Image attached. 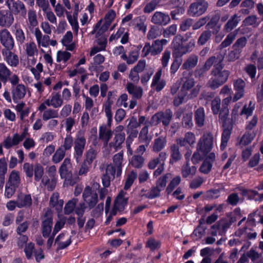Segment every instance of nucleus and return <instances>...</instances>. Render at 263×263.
<instances>
[{
	"label": "nucleus",
	"mask_w": 263,
	"mask_h": 263,
	"mask_svg": "<svg viewBox=\"0 0 263 263\" xmlns=\"http://www.w3.org/2000/svg\"><path fill=\"white\" fill-rule=\"evenodd\" d=\"M36 51V46L34 42H30L26 44V52L28 56H33Z\"/></svg>",
	"instance_id": "774afa93"
},
{
	"label": "nucleus",
	"mask_w": 263,
	"mask_h": 263,
	"mask_svg": "<svg viewBox=\"0 0 263 263\" xmlns=\"http://www.w3.org/2000/svg\"><path fill=\"white\" fill-rule=\"evenodd\" d=\"M208 8L205 3L200 4L195 2L190 5L187 13L191 16H199L205 13Z\"/></svg>",
	"instance_id": "ddd939ff"
},
{
	"label": "nucleus",
	"mask_w": 263,
	"mask_h": 263,
	"mask_svg": "<svg viewBox=\"0 0 263 263\" xmlns=\"http://www.w3.org/2000/svg\"><path fill=\"white\" fill-rule=\"evenodd\" d=\"M170 21L169 15L161 12H156L152 17V22L156 25H166Z\"/></svg>",
	"instance_id": "dca6fc26"
},
{
	"label": "nucleus",
	"mask_w": 263,
	"mask_h": 263,
	"mask_svg": "<svg viewBox=\"0 0 263 263\" xmlns=\"http://www.w3.org/2000/svg\"><path fill=\"white\" fill-rule=\"evenodd\" d=\"M176 7L171 12V15L173 20H177L176 15L182 14L184 11V0H172Z\"/></svg>",
	"instance_id": "6ab92c4d"
},
{
	"label": "nucleus",
	"mask_w": 263,
	"mask_h": 263,
	"mask_svg": "<svg viewBox=\"0 0 263 263\" xmlns=\"http://www.w3.org/2000/svg\"><path fill=\"white\" fill-rule=\"evenodd\" d=\"M227 217L229 218L230 223H234L241 217V210L240 208H236L232 212L228 213Z\"/></svg>",
	"instance_id": "c03bdc74"
},
{
	"label": "nucleus",
	"mask_w": 263,
	"mask_h": 263,
	"mask_svg": "<svg viewBox=\"0 0 263 263\" xmlns=\"http://www.w3.org/2000/svg\"><path fill=\"white\" fill-rule=\"evenodd\" d=\"M33 174L34 175V180L36 181H39L42 178L44 174V168L41 164L37 163L34 165Z\"/></svg>",
	"instance_id": "49530a36"
},
{
	"label": "nucleus",
	"mask_w": 263,
	"mask_h": 263,
	"mask_svg": "<svg viewBox=\"0 0 263 263\" xmlns=\"http://www.w3.org/2000/svg\"><path fill=\"white\" fill-rule=\"evenodd\" d=\"M76 206V201L73 200L68 201L64 207V213L68 215L73 212Z\"/></svg>",
	"instance_id": "0e129e2a"
},
{
	"label": "nucleus",
	"mask_w": 263,
	"mask_h": 263,
	"mask_svg": "<svg viewBox=\"0 0 263 263\" xmlns=\"http://www.w3.org/2000/svg\"><path fill=\"white\" fill-rule=\"evenodd\" d=\"M58 112L53 109H48L45 110L43 114V119L47 121L50 119L55 118L58 117Z\"/></svg>",
	"instance_id": "3c124183"
},
{
	"label": "nucleus",
	"mask_w": 263,
	"mask_h": 263,
	"mask_svg": "<svg viewBox=\"0 0 263 263\" xmlns=\"http://www.w3.org/2000/svg\"><path fill=\"white\" fill-rule=\"evenodd\" d=\"M26 88L23 84L17 83L16 85H12L11 93L14 101H17L23 98L26 95Z\"/></svg>",
	"instance_id": "f3484780"
},
{
	"label": "nucleus",
	"mask_w": 263,
	"mask_h": 263,
	"mask_svg": "<svg viewBox=\"0 0 263 263\" xmlns=\"http://www.w3.org/2000/svg\"><path fill=\"white\" fill-rule=\"evenodd\" d=\"M199 57L195 54H190L184 61L181 68L190 70L195 68L198 63Z\"/></svg>",
	"instance_id": "a211bd4d"
},
{
	"label": "nucleus",
	"mask_w": 263,
	"mask_h": 263,
	"mask_svg": "<svg viewBox=\"0 0 263 263\" xmlns=\"http://www.w3.org/2000/svg\"><path fill=\"white\" fill-rule=\"evenodd\" d=\"M14 21L13 13L9 10H0V26L9 28Z\"/></svg>",
	"instance_id": "f8f14e48"
},
{
	"label": "nucleus",
	"mask_w": 263,
	"mask_h": 263,
	"mask_svg": "<svg viewBox=\"0 0 263 263\" xmlns=\"http://www.w3.org/2000/svg\"><path fill=\"white\" fill-rule=\"evenodd\" d=\"M213 144V138L211 133L204 134L199 141L197 150L200 152L204 156H206L212 149Z\"/></svg>",
	"instance_id": "39448f33"
},
{
	"label": "nucleus",
	"mask_w": 263,
	"mask_h": 263,
	"mask_svg": "<svg viewBox=\"0 0 263 263\" xmlns=\"http://www.w3.org/2000/svg\"><path fill=\"white\" fill-rule=\"evenodd\" d=\"M86 145V139L81 135V133H78V135L74 142V157L77 162L81 158L85 146Z\"/></svg>",
	"instance_id": "6e6552de"
},
{
	"label": "nucleus",
	"mask_w": 263,
	"mask_h": 263,
	"mask_svg": "<svg viewBox=\"0 0 263 263\" xmlns=\"http://www.w3.org/2000/svg\"><path fill=\"white\" fill-rule=\"evenodd\" d=\"M53 225V213L48 209L44 213L41 224V232L43 237L48 238L51 233Z\"/></svg>",
	"instance_id": "423d86ee"
},
{
	"label": "nucleus",
	"mask_w": 263,
	"mask_h": 263,
	"mask_svg": "<svg viewBox=\"0 0 263 263\" xmlns=\"http://www.w3.org/2000/svg\"><path fill=\"white\" fill-rule=\"evenodd\" d=\"M196 172V167L195 166H190L189 161H187L185 165H183L181 170V174L183 178H187L190 175L193 176Z\"/></svg>",
	"instance_id": "473e14b6"
},
{
	"label": "nucleus",
	"mask_w": 263,
	"mask_h": 263,
	"mask_svg": "<svg viewBox=\"0 0 263 263\" xmlns=\"http://www.w3.org/2000/svg\"><path fill=\"white\" fill-rule=\"evenodd\" d=\"M11 50L3 49L2 53L8 64L12 67H16L19 64V59L17 55L13 53Z\"/></svg>",
	"instance_id": "2eb2a0df"
},
{
	"label": "nucleus",
	"mask_w": 263,
	"mask_h": 263,
	"mask_svg": "<svg viewBox=\"0 0 263 263\" xmlns=\"http://www.w3.org/2000/svg\"><path fill=\"white\" fill-rule=\"evenodd\" d=\"M206 223L204 218H201L199 220V225L197 227V228L194 230L193 232V234H194L196 236H200L202 235L204 233L206 229V227L201 226L202 224Z\"/></svg>",
	"instance_id": "4d7b16f0"
},
{
	"label": "nucleus",
	"mask_w": 263,
	"mask_h": 263,
	"mask_svg": "<svg viewBox=\"0 0 263 263\" xmlns=\"http://www.w3.org/2000/svg\"><path fill=\"white\" fill-rule=\"evenodd\" d=\"M28 27H34L38 24L37 20V16L36 12L32 9H30L28 12Z\"/></svg>",
	"instance_id": "a19ab883"
},
{
	"label": "nucleus",
	"mask_w": 263,
	"mask_h": 263,
	"mask_svg": "<svg viewBox=\"0 0 263 263\" xmlns=\"http://www.w3.org/2000/svg\"><path fill=\"white\" fill-rule=\"evenodd\" d=\"M137 177V174L134 171H132L127 175L124 183V189L128 190L133 184L135 180Z\"/></svg>",
	"instance_id": "4c0bfd02"
},
{
	"label": "nucleus",
	"mask_w": 263,
	"mask_h": 263,
	"mask_svg": "<svg viewBox=\"0 0 263 263\" xmlns=\"http://www.w3.org/2000/svg\"><path fill=\"white\" fill-rule=\"evenodd\" d=\"M104 209L103 202L100 203L92 210L91 212V216L94 218H98L103 214Z\"/></svg>",
	"instance_id": "e2e57ef3"
},
{
	"label": "nucleus",
	"mask_w": 263,
	"mask_h": 263,
	"mask_svg": "<svg viewBox=\"0 0 263 263\" xmlns=\"http://www.w3.org/2000/svg\"><path fill=\"white\" fill-rule=\"evenodd\" d=\"M172 174L170 173H166L159 177L156 182V185L161 189H164L166 185L167 181L172 177Z\"/></svg>",
	"instance_id": "f704fd0d"
},
{
	"label": "nucleus",
	"mask_w": 263,
	"mask_h": 263,
	"mask_svg": "<svg viewBox=\"0 0 263 263\" xmlns=\"http://www.w3.org/2000/svg\"><path fill=\"white\" fill-rule=\"evenodd\" d=\"M212 32L210 30L203 31L199 36L197 43L199 45H204L211 37Z\"/></svg>",
	"instance_id": "a18cd8bd"
},
{
	"label": "nucleus",
	"mask_w": 263,
	"mask_h": 263,
	"mask_svg": "<svg viewBox=\"0 0 263 263\" xmlns=\"http://www.w3.org/2000/svg\"><path fill=\"white\" fill-rule=\"evenodd\" d=\"M65 153L66 151H65L64 149H63V147L62 146L59 147L57 149V151H55V152L54 153L52 156V162L55 164H57L61 162L64 158L65 155Z\"/></svg>",
	"instance_id": "ea45409f"
},
{
	"label": "nucleus",
	"mask_w": 263,
	"mask_h": 263,
	"mask_svg": "<svg viewBox=\"0 0 263 263\" xmlns=\"http://www.w3.org/2000/svg\"><path fill=\"white\" fill-rule=\"evenodd\" d=\"M51 100L52 107L54 108H59L62 106L63 103V99L59 92H53L51 96Z\"/></svg>",
	"instance_id": "37998d69"
},
{
	"label": "nucleus",
	"mask_w": 263,
	"mask_h": 263,
	"mask_svg": "<svg viewBox=\"0 0 263 263\" xmlns=\"http://www.w3.org/2000/svg\"><path fill=\"white\" fill-rule=\"evenodd\" d=\"M195 46L194 41H190L186 45H183L182 43H174L173 44V54L175 58L181 57L183 55L191 52Z\"/></svg>",
	"instance_id": "0eeeda50"
},
{
	"label": "nucleus",
	"mask_w": 263,
	"mask_h": 263,
	"mask_svg": "<svg viewBox=\"0 0 263 263\" xmlns=\"http://www.w3.org/2000/svg\"><path fill=\"white\" fill-rule=\"evenodd\" d=\"M7 172V163L5 158L0 159V180L2 183H4L5 175Z\"/></svg>",
	"instance_id": "09e8293b"
},
{
	"label": "nucleus",
	"mask_w": 263,
	"mask_h": 263,
	"mask_svg": "<svg viewBox=\"0 0 263 263\" xmlns=\"http://www.w3.org/2000/svg\"><path fill=\"white\" fill-rule=\"evenodd\" d=\"M72 34L71 31H68L66 32L65 35L64 36L62 39V43L64 46H68L69 47L68 48L69 50H72L73 49V46L72 45H70V43L72 41Z\"/></svg>",
	"instance_id": "5fc2aeb1"
},
{
	"label": "nucleus",
	"mask_w": 263,
	"mask_h": 263,
	"mask_svg": "<svg viewBox=\"0 0 263 263\" xmlns=\"http://www.w3.org/2000/svg\"><path fill=\"white\" fill-rule=\"evenodd\" d=\"M34 249V244L33 242H29L26 245L24 251L27 259H30L32 258Z\"/></svg>",
	"instance_id": "338daca9"
},
{
	"label": "nucleus",
	"mask_w": 263,
	"mask_h": 263,
	"mask_svg": "<svg viewBox=\"0 0 263 263\" xmlns=\"http://www.w3.org/2000/svg\"><path fill=\"white\" fill-rule=\"evenodd\" d=\"M195 120L196 124L198 127H202L203 126L205 121V114L203 108L199 107L195 111Z\"/></svg>",
	"instance_id": "bb28decb"
},
{
	"label": "nucleus",
	"mask_w": 263,
	"mask_h": 263,
	"mask_svg": "<svg viewBox=\"0 0 263 263\" xmlns=\"http://www.w3.org/2000/svg\"><path fill=\"white\" fill-rule=\"evenodd\" d=\"M66 218L65 217H63L60 220H58L53 228V231L51 233L50 235L55 237L56 234L64 227L66 223Z\"/></svg>",
	"instance_id": "de8ad7c7"
},
{
	"label": "nucleus",
	"mask_w": 263,
	"mask_h": 263,
	"mask_svg": "<svg viewBox=\"0 0 263 263\" xmlns=\"http://www.w3.org/2000/svg\"><path fill=\"white\" fill-rule=\"evenodd\" d=\"M144 158L141 155H134L129 161L130 165L137 168H140L143 166Z\"/></svg>",
	"instance_id": "c9c22d12"
},
{
	"label": "nucleus",
	"mask_w": 263,
	"mask_h": 263,
	"mask_svg": "<svg viewBox=\"0 0 263 263\" xmlns=\"http://www.w3.org/2000/svg\"><path fill=\"white\" fill-rule=\"evenodd\" d=\"M181 181V179L180 176H176L174 177L166 187L165 193L166 195L171 194L174 189L180 183Z\"/></svg>",
	"instance_id": "a878e982"
},
{
	"label": "nucleus",
	"mask_w": 263,
	"mask_h": 263,
	"mask_svg": "<svg viewBox=\"0 0 263 263\" xmlns=\"http://www.w3.org/2000/svg\"><path fill=\"white\" fill-rule=\"evenodd\" d=\"M84 201L88 204L90 209L93 208L98 201V194L95 192L89 198L86 199Z\"/></svg>",
	"instance_id": "6e6d98bb"
},
{
	"label": "nucleus",
	"mask_w": 263,
	"mask_h": 263,
	"mask_svg": "<svg viewBox=\"0 0 263 263\" xmlns=\"http://www.w3.org/2000/svg\"><path fill=\"white\" fill-rule=\"evenodd\" d=\"M171 158L170 159V163L173 164L180 160L181 158V155L179 152V148L178 145L173 144L171 147Z\"/></svg>",
	"instance_id": "cd10ccee"
},
{
	"label": "nucleus",
	"mask_w": 263,
	"mask_h": 263,
	"mask_svg": "<svg viewBox=\"0 0 263 263\" xmlns=\"http://www.w3.org/2000/svg\"><path fill=\"white\" fill-rule=\"evenodd\" d=\"M220 14L219 12L212 16L210 22L207 24L206 27L209 29H214L213 34H216L219 32L220 29L219 26H216V25L220 19Z\"/></svg>",
	"instance_id": "b1692460"
},
{
	"label": "nucleus",
	"mask_w": 263,
	"mask_h": 263,
	"mask_svg": "<svg viewBox=\"0 0 263 263\" xmlns=\"http://www.w3.org/2000/svg\"><path fill=\"white\" fill-rule=\"evenodd\" d=\"M0 42L5 47L4 49H12L14 47V40L6 28L0 30Z\"/></svg>",
	"instance_id": "9b49d317"
},
{
	"label": "nucleus",
	"mask_w": 263,
	"mask_h": 263,
	"mask_svg": "<svg viewBox=\"0 0 263 263\" xmlns=\"http://www.w3.org/2000/svg\"><path fill=\"white\" fill-rule=\"evenodd\" d=\"M161 191L162 190L156 185L154 186L151 188L149 192L143 194L142 196L145 197L148 199H153L159 197L160 196V193Z\"/></svg>",
	"instance_id": "72a5a7b5"
},
{
	"label": "nucleus",
	"mask_w": 263,
	"mask_h": 263,
	"mask_svg": "<svg viewBox=\"0 0 263 263\" xmlns=\"http://www.w3.org/2000/svg\"><path fill=\"white\" fill-rule=\"evenodd\" d=\"M125 134L124 133H119L115 135L114 139V141L109 143V147L115 149V151H117L118 149L122 147V144L125 140Z\"/></svg>",
	"instance_id": "412c9836"
},
{
	"label": "nucleus",
	"mask_w": 263,
	"mask_h": 263,
	"mask_svg": "<svg viewBox=\"0 0 263 263\" xmlns=\"http://www.w3.org/2000/svg\"><path fill=\"white\" fill-rule=\"evenodd\" d=\"M127 89L128 92L133 95L135 98H140L142 95L143 90L142 88L135 86L132 83H129L127 84Z\"/></svg>",
	"instance_id": "c756f323"
},
{
	"label": "nucleus",
	"mask_w": 263,
	"mask_h": 263,
	"mask_svg": "<svg viewBox=\"0 0 263 263\" xmlns=\"http://www.w3.org/2000/svg\"><path fill=\"white\" fill-rule=\"evenodd\" d=\"M212 166V162L207 161V159H204L199 168V171L204 174H208L211 172Z\"/></svg>",
	"instance_id": "603ef678"
},
{
	"label": "nucleus",
	"mask_w": 263,
	"mask_h": 263,
	"mask_svg": "<svg viewBox=\"0 0 263 263\" xmlns=\"http://www.w3.org/2000/svg\"><path fill=\"white\" fill-rule=\"evenodd\" d=\"M240 21L237 14H234L224 25V29L227 32H230L233 29Z\"/></svg>",
	"instance_id": "2f4dec72"
},
{
	"label": "nucleus",
	"mask_w": 263,
	"mask_h": 263,
	"mask_svg": "<svg viewBox=\"0 0 263 263\" xmlns=\"http://www.w3.org/2000/svg\"><path fill=\"white\" fill-rule=\"evenodd\" d=\"M16 200L17 203V207L18 208L30 207L32 203V200L30 194L18 195Z\"/></svg>",
	"instance_id": "aec40b11"
},
{
	"label": "nucleus",
	"mask_w": 263,
	"mask_h": 263,
	"mask_svg": "<svg viewBox=\"0 0 263 263\" xmlns=\"http://www.w3.org/2000/svg\"><path fill=\"white\" fill-rule=\"evenodd\" d=\"M96 155L97 153L95 150L93 148H90L86 154L84 161L91 165L93 160L96 158Z\"/></svg>",
	"instance_id": "bf43d9fd"
},
{
	"label": "nucleus",
	"mask_w": 263,
	"mask_h": 263,
	"mask_svg": "<svg viewBox=\"0 0 263 263\" xmlns=\"http://www.w3.org/2000/svg\"><path fill=\"white\" fill-rule=\"evenodd\" d=\"M145 247L146 248L149 249L151 252H154L155 250L161 248V242L160 240L151 237L147 239Z\"/></svg>",
	"instance_id": "393cba45"
},
{
	"label": "nucleus",
	"mask_w": 263,
	"mask_h": 263,
	"mask_svg": "<svg viewBox=\"0 0 263 263\" xmlns=\"http://www.w3.org/2000/svg\"><path fill=\"white\" fill-rule=\"evenodd\" d=\"M139 139L141 143H143L147 146L152 139V136L149 133H139ZM152 133H150L151 134Z\"/></svg>",
	"instance_id": "052dcab7"
},
{
	"label": "nucleus",
	"mask_w": 263,
	"mask_h": 263,
	"mask_svg": "<svg viewBox=\"0 0 263 263\" xmlns=\"http://www.w3.org/2000/svg\"><path fill=\"white\" fill-rule=\"evenodd\" d=\"M23 170L27 177L32 178L33 176L34 170V165L30 164L28 162H25L23 165Z\"/></svg>",
	"instance_id": "680f3d73"
},
{
	"label": "nucleus",
	"mask_w": 263,
	"mask_h": 263,
	"mask_svg": "<svg viewBox=\"0 0 263 263\" xmlns=\"http://www.w3.org/2000/svg\"><path fill=\"white\" fill-rule=\"evenodd\" d=\"M247 39L246 37H241L236 40L233 45L232 48L241 54L242 49L246 46Z\"/></svg>",
	"instance_id": "e433bc0d"
},
{
	"label": "nucleus",
	"mask_w": 263,
	"mask_h": 263,
	"mask_svg": "<svg viewBox=\"0 0 263 263\" xmlns=\"http://www.w3.org/2000/svg\"><path fill=\"white\" fill-rule=\"evenodd\" d=\"M193 114L191 111L185 114L182 119V124L187 128H189L193 125L192 122Z\"/></svg>",
	"instance_id": "864d4df0"
},
{
	"label": "nucleus",
	"mask_w": 263,
	"mask_h": 263,
	"mask_svg": "<svg viewBox=\"0 0 263 263\" xmlns=\"http://www.w3.org/2000/svg\"><path fill=\"white\" fill-rule=\"evenodd\" d=\"M255 133H245L239 141V145L241 146L250 144L255 136Z\"/></svg>",
	"instance_id": "79ce46f5"
},
{
	"label": "nucleus",
	"mask_w": 263,
	"mask_h": 263,
	"mask_svg": "<svg viewBox=\"0 0 263 263\" xmlns=\"http://www.w3.org/2000/svg\"><path fill=\"white\" fill-rule=\"evenodd\" d=\"M21 183L20 173L16 170H13L9 177L7 184H11L13 186H18Z\"/></svg>",
	"instance_id": "c85d7f7f"
},
{
	"label": "nucleus",
	"mask_w": 263,
	"mask_h": 263,
	"mask_svg": "<svg viewBox=\"0 0 263 263\" xmlns=\"http://www.w3.org/2000/svg\"><path fill=\"white\" fill-rule=\"evenodd\" d=\"M6 5L9 10L14 14H20L22 16H25L27 11L25 5L20 1L7 0Z\"/></svg>",
	"instance_id": "9d476101"
},
{
	"label": "nucleus",
	"mask_w": 263,
	"mask_h": 263,
	"mask_svg": "<svg viewBox=\"0 0 263 263\" xmlns=\"http://www.w3.org/2000/svg\"><path fill=\"white\" fill-rule=\"evenodd\" d=\"M167 43L166 39L156 40L153 42L152 45L149 43H146L142 50V57H146L149 53L152 56L160 54L163 50V45Z\"/></svg>",
	"instance_id": "7ed1b4c3"
},
{
	"label": "nucleus",
	"mask_w": 263,
	"mask_h": 263,
	"mask_svg": "<svg viewBox=\"0 0 263 263\" xmlns=\"http://www.w3.org/2000/svg\"><path fill=\"white\" fill-rule=\"evenodd\" d=\"M254 109V106L252 105V102H250L248 106L245 105L243 108L240 110L239 115H246L247 117L251 116L252 114L253 111Z\"/></svg>",
	"instance_id": "13d9d810"
},
{
	"label": "nucleus",
	"mask_w": 263,
	"mask_h": 263,
	"mask_svg": "<svg viewBox=\"0 0 263 263\" xmlns=\"http://www.w3.org/2000/svg\"><path fill=\"white\" fill-rule=\"evenodd\" d=\"M224 54L219 53L215 56V59L220 58V62L218 61L213 65L214 66L211 71V78L207 83V86L212 90H215L224 84L228 80L230 75L229 70L223 69L224 65L222 62L224 60Z\"/></svg>",
	"instance_id": "f257e3e1"
},
{
	"label": "nucleus",
	"mask_w": 263,
	"mask_h": 263,
	"mask_svg": "<svg viewBox=\"0 0 263 263\" xmlns=\"http://www.w3.org/2000/svg\"><path fill=\"white\" fill-rule=\"evenodd\" d=\"M237 34V31L235 30L230 33L226 37L225 40L220 44L219 47L220 49L226 48L230 45L233 41L236 38Z\"/></svg>",
	"instance_id": "58836bf2"
},
{
	"label": "nucleus",
	"mask_w": 263,
	"mask_h": 263,
	"mask_svg": "<svg viewBox=\"0 0 263 263\" xmlns=\"http://www.w3.org/2000/svg\"><path fill=\"white\" fill-rule=\"evenodd\" d=\"M258 18L255 15H251L247 17L243 21L245 26H252L253 27H257L259 23L257 22Z\"/></svg>",
	"instance_id": "8fccbe9b"
},
{
	"label": "nucleus",
	"mask_w": 263,
	"mask_h": 263,
	"mask_svg": "<svg viewBox=\"0 0 263 263\" xmlns=\"http://www.w3.org/2000/svg\"><path fill=\"white\" fill-rule=\"evenodd\" d=\"M161 121L165 126H168L173 118V112L170 109H167L164 111H160Z\"/></svg>",
	"instance_id": "7c9ffc66"
},
{
	"label": "nucleus",
	"mask_w": 263,
	"mask_h": 263,
	"mask_svg": "<svg viewBox=\"0 0 263 263\" xmlns=\"http://www.w3.org/2000/svg\"><path fill=\"white\" fill-rule=\"evenodd\" d=\"M72 165L70 158H66L60 166L59 173L62 179H64V186H73L79 180L77 173H72Z\"/></svg>",
	"instance_id": "f03ea898"
},
{
	"label": "nucleus",
	"mask_w": 263,
	"mask_h": 263,
	"mask_svg": "<svg viewBox=\"0 0 263 263\" xmlns=\"http://www.w3.org/2000/svg\"><path fill=\"white\" fill-rule=\"evenodd\" d=\"M233 85L235 93L233 98V102H235L243 97L245 92L246 83L242 79H238L234 80Z\"/></svg>",
	"instance_id": "4468645a"
},
{
	"label": "nucleus",
	"mask_w": 263,
	"mask_h": 263,
	"mask_svg": "<svg viewBox=\"0 0 263 263\" xmlns=\"http://www.w3.org/2000/svg\"><path fill=\"white\" fill-rule=\"evenodd\" d=\"M182 74L183 77L181 78V81L183 82V84L181 87V91L182 92V93L186 95V91L194 86L195 82L193 78L185 77V76L187 74L186 72L184 71Z\"/></svg>",
	"instance_id": "4be33fe9"
},
{
	"label": "nucleus",
	"mask_w": 263,
	"mask_h": 263,
	"mask_svg": "<svg viewBox=\"0 0 263 263\" xmlns=\"http://www.w3.org/2000/svg\"><path fill=\"white\" fill-rule=\"evenodd\" d=\"M210 19V17L206 16L199 18L195 23L193 24V29L195 30L204 26Z\"/></svg>",
	"instance_id": "69168bd1"
},
{
	"label": "nucleus",
	"mask_w": 263,
	"mask_h": 263,
	"mask_svg": "<svg viewBox=\"0 0 263 263\" xmlns=\"http://www.w3.org/2000/svg\"><path fill=\"white\" fill-rule=\"evenodd\" d=\"M8 81L11 85H16L20 79L16 74H13L4 63H0V89L2 87V83L5 84Z\"/></svg>",
	"instance_id": "20e7f679"
},
{
	"label": "nucleus",
	"mask_w": 263,
	"mask_h": 263,
	"mask_svg": "<svg viewBox=\"0 0 263 263\" xmlns=\"http://www.w3.org/2000/svg\"><path fill=\"white\" fill-rule=\"evenodd\" d=\"M216 60L217 62H220V58L215 59V56H212L208 59L202 67H198L196 69L194 72L195 77L199 79L203 78L206 71L211 68L215 62H216Z\"/></svg>",
	"instance_id": "1a4fd4ad"
},
{
	"label": "nucleus",
	"mask_w": 263,
	"mask_h": 263,
	"mask_svg": "<svg viewBox=\"0 0 263 263\" xmlns=\"http://www.w3.org/2000/svg\"><path fill=\"white\" fill-rule=\"evenodd\" d=\"M236 189L240 192L241 196L247 198L248 200H253L256 196L258 195L257 191L251 189H247L243 186L237 187Z\"/></svg>",
	"instance_id": "5701e85b"
}]
</instances>
